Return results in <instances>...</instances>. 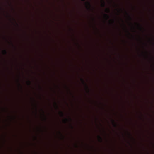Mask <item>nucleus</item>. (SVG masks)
I'll use <instances>...</instances> for the list:
<instances>
[{
	"mask_svg": "<svg viewBox=\"0 0 154 154\" xmlns=\"http://www.w3.org/2000/svg\"><path fill=\"white\" fill-rule=\"evenodd\" d=\"M98 138H99V140L100 142H102V139L101 137L99 135L98 136Z\"/></svg>",
	"mask_w": 154,
	"mask_h": 154,
	"instance_id": "obj_5",
	"label": "nucleus"
},
{
	"mask_svg": "<svg viewBox=\"0 0 154 154\" xmlns=\"http://www.w3.org/2000/svg\"><path fill=\"white\" fill-rule=\"evenodd\" d=\"M61 135L62 136H63V135L62 134H61Z\"/></svg>",
	"mask_w": 154,
	"mask_h": 154,
	"instance_id": "obj_20",
	"label": "nucleus"
},
{
	"mask_svg": "<svg viewBox=\"0 0 154 154\" xmlns=\"http://www.w3.org/2000/svg\"><path fill=\"white\" fill-rule=\"evenodd\" d=\"M86 3L88 4V5H86V7L88 9H91V3L89 2H87Z\"/></svg>",
	"mask_w": 154,
	"mask_h": 154,
	"instance_id": "obj_2",
	"label": "nucleus"
},
{
	"mask_svg": "<svg viewBox=\"0 0 154 154\" xmlns=\"http://www.w3.org/2000/svg\"><path fill=\"white\" fill-rule=\"evenodd\" d=\"M110 23L112 24H113L114 23V20H112V21H110Z\"/></svg>",
	"mask_w": 154,
	"mask_h": 154,
	"instance_id": "obj_14",
	"label": "nucleus"
},
{
	"mask_svg": "<svg viewBox=\"0 0 154 154\" xmlns=\"http://www.w3.org/2000/svg\"><path fill=\"white\" fill-rule=\"evenodd\" d=\"M68 121V120L67 119H65L64 120V122L65 123H66V122Z\"/></svg>",
	"mask_w": 154,
	"mask_h": 154,
	"instance_id": "obj_12",
	"label": "nucleus"
},
{
	"mask_svg": "<svg viewBox=\"0 0 154 154\" xmlns=\"http://www.w3.org/2000/svg\"><path fill=\"white\" fill-rule=\"evenodd\" d=\"M104 16L105 17H106L108 19L109 18V15L108 14H104Z\"/></svg>",
	"mask_w": 154,
	"mask_h": 154,
	"instance_id": "obj_7",
	"label": "nucleus"
},
{
	"mask_svg": "<svg viewBox=\"0 0 154 154\" xmlns=\"http://www.w3.org/2000/svg\"><path fill=\"white\" fill-rule=\"evenodd\" d=\"M55 106H56V107L57 108V109H58V106H57V103H55Z\"/></svg>",
	"mask_w": 154,
	"mask_h": 154,
	"instance_id": "obj_13",
	"label": "nucleus"
},
{
	"mask_svg": "<svg viewBox=\"0 0 154 154\" xmlns=\"http://www.w3.org/2000/svg\"><path fill=\"white\" fill-rule=\"evenodd\" d=\"M112 123L113 125V126L115 127H116L117 124L115 122V121L114 120L112 119Z\"/></svg>",
	"mask_w": 154,
	"mask_h": 154,
	"instance_id": "obj_3",
	"label": "nucleus"
},
{
	"mask_svg": "<svg viewBox=\"0 0 154 154\" xmlns=\"http://www.w3.org/2000/svg\"><path fill=\"white\" fill-rule=\"evenodd\" d=\"M60 114L61 116L62 117H63L64 116L63 112L62 111H60Z\"/></svg>",
	"mask_w": 154,
	"mask_h": 154,
	"instance_id": "obj_8",
	"label": "nucleus"
},
{
	"mask_svg": "<svg viewBox=\"0 0 154 154\" xmlns=\"http://www.w3.org/2000/svg\"><path fill=\"white\" fill-rule=\"evenodd\" d=\"M2 53L4 55H6L7 54V51L6 50H4L2 51Z\"/></svg>",
	"mask_w": 154,
	"mask_h": 154,
	"instance_id": "obj_4",
	"label": "nucleus"
},
{
	"mask_svg": "<svg viewBox=\"0 0 154 154\" xmlns=\"http://www.w3.org/2000/svg\"><path fill=\"white\" fill-rule=\"evenodd\" d=\"M140 29H142L141 27H140Z\"/></svg>",
	"mask_w": 154,
	"mask_h": 154,
	"instance_id": "obj_17",
	"label": "nucleus"
},
{
	"mask_svg": "<svg viewBox=\"0 0 154 154\" xmlns=\"http://www.w3.org/2000/svg\"><path fill=\"white\" fill-rule=\"evenodd\" d=\"M61 135L62 136H63V135L62 134H61Z\"/></svg>",
	"mask_w": 154,
	"mask_h": 154,
	"instance_id": "obj_21",
	"label": "nucleus"
},
{
	"mask_svg": "<svg viewBox=\"0 0 154 154\" xmlns=\"http://www.w3.org/2000/svg\"><path fill=\"white\" fill-rule=\"evenodd\" d=\"M81 0L83 2H84L85 1V0Z\"/></svg>",
	"mask_w": 154,
	"mask_h": 154,
	"instance_id": "obj_15",
	"label": "nucleus"
},
{
	"mask_svg": "<svg viewBox=\"0 0 154 154\" xmlns=\"http://www.w3.org/2000/svg\"><path fill=\"white\" fill-rule=\"evenodd\" d=\"M69 119H70V120L71 121V120H72V119H71L70 118H69Z\"/></svg>",
	"mask_w": 154,
	"mask_h": 154,
	"instance_id": "obj_16",
	"label": "nucleus"
},
{
	"mask_svg": "<svg viewBox=\"0 0 154 154\" xmlns=\"http://www.w3.org/2000/svg\"><path fill=\"white\" fill-rule=\"evenodd\" d=\"M19 86H20V84H19Z\"/></svg>",
	"mask_w": 154,
	"mask_h": 154,
	"instance_id": "obj_18",
	"label": "nucleus"
},
{
	"mask_svg": "<svg viewBox=\"0 0 154 154\" xmlns=\"http://www.w3.org/2000/svg\"><path fill=\"white\" fill-rule=\"evenodd\" d=\"M45 120H46V118H45Z\"/></svg>",
	"mask_w": 154,
	"mask_h": 154,
	"instance_id": "obj_22",
	"label": "nucleus"
},
{
	"mask_svg": "<svg viewBox=\"0 0 154 154\" xmlns=\"http://www.w3.org/2000/svg\"><path fill=\"white\" fill-rule=\"evenodd\" d=\"M103 3L102 4V7H104L105 6V3L103 0L102 1Z\"/></svg>",
	"mask_w": 154,
	"mask_h": 154,
	"instance_id": "obj_6",
	"label": "nucleus"
},
{
	"mask_svg": "<svg viewBox=\"0 0 154 154\" xmlns=\"http://www.w3.org/2000/svg\"><path fill=\"white\" fill-rule=\"evenodd\" d=\"M81 80L82 81L83 83L85 85L86 88L88 90V92H89V88H88V85H87L85 83L84 80L83 79H81Z\"/></svg>",
	"mask_w": 154,
	"mask_h": 154,
	"instance_id": "obj_1",
	"label": "nucleus"
},
{
	"mask_svg": "<svg viewBox=\"0 0 154 154\" xmlns=\"http://www.w3.org/2000/svg\"><path fill=\"white\" fill-rule=\"evenodd\" d=\"M106 12L109 13L110 12V10L109 8H107L106 9Z\"/></svg>",
	"mask_w": 154,
	"mask_h": 154,
	"instance_id": "obj_9",
	"label": "nucleus"
},
{
	"mask_svg": "<svg viewBox=\"0 0 154 154\" xmlns=\"http://www.w3.org/2000/svg\"><path fill=\"white\" fill-rule=\"evenodd\" d=\"M61 135L62 136H63V135L62 134H61Z\"/></svg>",
	"mask_w": 154,
	"mask_h": 154,
	"instance_id": "obj_19",
	"label": "nucleus"
},
{
	"mask_svg": "<svg viewBox=\"0 0 154 154\" xmlns=\"http://www.w3.org/2000/svg\"><path fill=\"white\" fill-rule=\"evenodd\" d=\"M126 13L127 14V15L128 16V17L130 19V20H132V19L131 18V17H130V15H129V14H128V13H127V12H126Z\"/></svg>",
	"mask_w": 154,
	"mask_h": 154,
	"instance_id": "obj_11",
	"label": "nucleus"
},
{
	"mask_svg": "<svg viewBox=\"0 0 154 154\" xmlns=\"http://www.w3.org/2000/svg\"><path fill=\"white\" fill-rule=\"evenodd\" d=\"M27 82V84L29 85H31V82L30 81H29V80Z\"/></svg>",
	"mask_w": 154,
	"mask_h": 154,
	"instance_id": "obj_10",
	"label": "nucleus"
}]
</instances>
